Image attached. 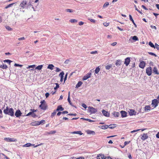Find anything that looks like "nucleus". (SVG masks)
<instances>
[{"instance_id": "f257e3e1", "label": "nucleus", "mask_w": 159, "mask_h": 159, "mask_svg": "<svg viewBox=\"0 0 159 159\" xmlns=\"http://www.w3.org/2000/svg\"><path fill=\"white\" fill-rule=\"evenodd\" d=\"M3 112L5 114L11 116L14 115V110L12 108H9L8 106L7 107L6 109L3 110Z\"/></svg>"}, {"instance_id": "f03ea898", "label": "nucleus", "mask_w": 159, "mask_h": 159, "mask_svg": "<svg viewBox=\"0 0 159 159\" xmlns=\"http://www.w3.org/2000/svg\"><path fill=\"white\" fill-rule=\"evenodd\" d=\"M27 5V2H26L25 1H22V2L20 3V7H22L23 8H25L26 7L27 8H28V7H29L30 6H31V4L30 3V2H29L28 4V5L26 6V5Z\"/></svg>"}, {"instance_id": "7ed1b4c3", "label": "nucleus", "mask_w": 159, "mask_h": 159, "mask_svg": "<svg viewBox=\"0 0 159 159\" xmlns=\"http://www.w3.org/2000/svg\"><path fill=\"white\" fill-rule=\"evenodd\" d=\"M97 109L95 108L89 106L88 107V111L91 114L95 113L97 111Z\"/></svg>"}, {"instance_id": "20e7f679", "label": "nucleus", "mask_w": 159, "mask_h": 159, "mask_svg": "<svg viewBox=\"0 0 159 159\" xmlns=\"http://www.w3.org/2000/svg\"><path fill=\"white\" fill-rule=\"evenodd\" d=\"M40 103L41 105L39 106V107L44 110H45L47 108V107L45 104V102L44 100L42 101Z\"/></svg>"}, {"instance_id": "39448f33", "label": "nucleus", "mask_w": 159, "mask_h": 159, "mask_svg": "<svg viewBox=\"0 0 159 159\" xmlns=\"http://www.w3.org/2000/svg\"><path fill=\"white\" fill-rule=\"evenodd\" d=\"M159 102L157 99H154L152 101V105L154 106V108L156 107L158 105Z\"/></svg>"}, {"instance_id": "423d86ee", "label": "nucleus", "mask_w": 159, "mask_h": 159, "mask_svg": "<svg viewBox=\"0 0 159 159\" xmlns=\"http://www.w3.org/2000/svg\"><path fill=\"white\" fill-rule=\"evenodd\" d=\"M146 73L148 76H150L152 73V68L151 67L147 68L146 69Z\"/></svg>"}, {"instance_id": "0eeeda50", "label": "nucleus", "mask_w": 159, "mask_h": 159, "mask_svg": "<svg viewBox=\"0 0 159 159\" xmlns=\"http://www.w3.org/2000/svg\"><path fill=\"white\" fill-rule=\"evenodd\" d=\"M129 113L130 116L135 115H136V111L133 109H129L128 111Z\"/></svg>"}, {"instance_id": "6e6552de", "label": "nucleus", "mask_w": 159, "mask_h": 159, "mask_svg": "<svg viewBox=\"0 0 159 159\" xmlns=\"http://www.w3.org/2000/svg\"><path fill=\"white\" fill-rule=\"evenodd\" d=\"M4 139L7 142H16L17 140L16 139H12L10 138H4Z\"/></svg>"}, {"instance_id": "1a4fd4ad", "label": "nucleus", "mask_w": 159, "mask_h": 159, "mask_svg": "<svg viewBox=\"0 0 159 159\" xmlns=\"http://www.w3.org/2000/svg\"><path fill=\"white\" fill-rule=\"evenodd\" d=\"M102 113L103 115L106 117H109L110 116V113L108 111L103 110L102 111Z\"/></svg>"}, {"instance_id": "9d476101", "label": "nucleus", "mask_w": 159, "mask_h": 159, "mask_svg": "<svg viewBox=\"0 0 159 159\" xmlns=\"http://www.w3.org/2000/svg\"><path fill=\"white\" fill-rule=\"evenodd\" d=\"M22 114V113L21 112L20 110H18L15 113V116L16 117H19L20 116H21Z\"/></svg>"}, {"instance_id": "9b49d317", "label": "nucleus", "mask_w": 159, "mask_h": 159, "mask_svg": "<svg viewBox=\"0 0 159 159\" xmlns=\"http://www.w3.org/2000/svg\"><path fill=\"white\" fill-rule=\"evenodd\" d=\"M130 62V58L129 57H127L125 59L124 62V64H125L126 66H128Z\"/></svg>"}, {"instance_id": "f8f14e48", "label": "nucleus", "mask_w": 159, "mask_h": 159, "mask_svg": "<svg viewBox=\"0 0 159 159\" xmlns=\"http://www.w3.org/2000/svg\"><path fill=\"white\" fill-rule=\"evenodd\" d=\"M91 73H88L86 75L84 76L83 78V80H85L91 77Z\"/></svg>"}, {"instance_id": "ddd939ff", "label": "nucleus", "mask_w": 159, "mask_h": 159, "mask_svg": "<svg viewBox=\"0 0 159 159\" xmlns=\"http://www.w3.org/2000/svg\"><path fill=\"white\" fill-rule=\"evenodd\" d=\"M146 65V63L144 61H140L139 64V67L143 69L145 67Z\"/></svg>"}, {"instance_id": "4468645a", "label": "nucleus", "mask_w": 159, "mask_h": 159, "mask_svg": "<svg viewBox=\"0 0 159 159\" xmlns=\"http://www.w3.org/2000/svg\"><path fill=\"white\" fill-rule=\"evenodd\" d=\"M120 113L121 114V116L122 117H125L127 116V112L124 111H121Z\"/></svg>"}, {"instance_id": "2eb2a0df", "label": "nucleus", "mask_w": 159, "mask_h": 159, "mask_svg": "<svg viewBox=\"0 0 159 159\" xmlns=\"http://www.w3.org/2000/svg\"><path fill=\"white\" fill-rule=\"evenodd\" d=\"M148 138V136L147 135V134H143L142 136V137L141 138V139L143 140H144L145 139H147Z\"/></svg>"}, {"instance_id": "dca6fc26", "label": "nucleus", "mask_w": 159, "mask_h": 159, "mask_svg": "<svg viewBox=\"0 0 159 159\" xmlns=\"http://www.w3.org/2000/svg\"><path fill=\"white\" fill-rule=\"evenodd\" d=\"M151 109L150 106L149 105L146 106L144 108V110L145 111H150Z\"/></svg>"}, {"instance_id": "f3484780", "label": "nucleus", "mask_w": 159, "mask_h": 159, "mask_svg": "<svg viewBox=\"0 0 159 159\" xmlns=\"http://www.w3.org/2000/svg\"><path fill=\"white\" fill-rule=\"evenodd\" d=\"M64 108L62 107L61 105H59L58 106L56 109V111H62L64 110Z\"/></svg>"}, {"instance_id": "a211bd4d", "label": "nucleus", "mask_w": 159, "mask_h": 159, "mask_svg": "<svg viewBox=\"0 0 159 159\" xmlns=\"http://www.w3.org/2000/svg\"><path fill=\"white\" fill-rule=\"evenodd\" d=\"M86 133L88 134H92L94 135L95 134V133L94 131H91L90 130H87Z\"/></svg>"}, {"instance_id": "6ab92c4d", "label": "nucleus", "mask_w": 159, "mask_h": 159, "mask_svg": "<svg viewBox=\"0 0 159 159\" xmlns=\"http://www.w3.org/2000/svg\"><path fill=\"white\" fill-rule=\"evenodd\" d=\"M132 39L133 40H134V42L139 40L138 38L136 36H131L130 38V39H129V40H130V39Z\"/></svg>"}, {"instance_id": "aec40b11", "label": "nucleus", "mask_w": 159, "mask_h": 159, "mask_svg": "<svg viewBox=\"0 0 159 159\" xmlns=\"http://www.w3.org/2000/svg\"><path fill=\"white\" fill-rule=\"evenodd\" d=\"M34 145V144H32L30 143H27L24 145H23V147H29L31 146H33Z\"/></svg>"}, {"instance_id": "412c9836", "label": "nucleus", "mask_w": 159, "mask_h": 159, "mask_svg": "<svg viewBox=\"0 0 159 159\" xmlns=\"http://www.w3.org/2000/svg\"><path fill=\"white\" fill-rule=\"evenodd\" d=\"M71 133L72 134H80V135H82L83 134L81 132V131H74L73 132H71Z\"/></svg>"}, {"instance_id": "4be33fe9", "label": "nucleus", "mask_w": 159, "mask_h": 159, "mask_svg": "<svg viewBox=\"0 0 159 159\" xmlns=\"http://www.w3.org/2000/svg\"><path fill=\"white\" fill-rule=\"evenodd\" d=\"M121 63V61L120 60H118L116 61V65L117 66H119L120 65Z\"/></svg>"}, {"instance_id": "5701e85b", "label": "nucleus", "mask_w": 159, "mask_h": 159, "mask_svg": "<svg viewBox=\"0 0 159 159\" xmlns=\"http://www.w3.org/2000/svg\"><path fill=\"white\" fill-rule=\"evenodd\" d=\"M112 114L115 117H118L120 115V113L119 112L116 111L113 112Z\"/></svg>"}, {"instance_id": "b1692460", "label": "nucleus", "mask_w": 159, "mask_h": 159, "mask_svg": "<svg viewBox=\"0 0 159 159\" xmlns=\"http://www.w3.org/2000/svg\"><path fill=\"white\" fill-rule=\"evenodd\" d=\"M104 155L102 154L98 155L97 157V159H104Z\"/></svg>"}, {"instance_id": "393cba45", "label": "nucleus", "mask_w": 159, "mask_h": 159, "mask_svg": "<svg viewBox=\"0 0 159 159\" xmlns=\"http://www.w3.org/2000/svg\"><path fill=\"white\" fill-rule=\"evenodd\" d=\"M83 84V83L81 81H79L78 83L76 85V88H78L80 87Z\"/></svg>"}, {"instance_id": "a878e982", "label": "nucleus", "mask_w": 159, "mask_h": 159, "mask_svg": "<svg viewBox=\"0 0 159 159\" xmlns=\"http://www.w3.org/2000/svg\"><path fill=\"white\" fill-rule=\"evenodd\" d=\"M54 67V66L52 64H49L48 65L47 67L48 69H50L51 70H52L53 69V67Z\"/></svg>"}, {"instance_id": "bb28decb", "label": "nucleus", "mask_w": 159, "mask_h": 159, "mask_svg": "<svg viewBox=\"0 0 159 159\" xmlns=\"http://www.w3.org/2000/svg\"><path fill=\"white\" fill-rule=\"evenodd\" d=\"M45 121L44 120H42L40 121H37V124L38 125H40L43 123L44 124Z\"/></svg>"}, {"instance_id": "cd10ccee", "label": "nucleus", "mask_w": 159, "mask_h": 159, "mask_svg": "<svg viewBox=\"0 0 159 159\" xmlns=\"http://www.w3.org/2000/svg\"><path fill=\"white\" fill-rule=\"evenodd\" d=\"M108 127L110 129H113L115 128L116 126L115 124H111L108 125Z\"/></svg>"}, {"instance_id": "c85d7f7f", "label": "nucleus", "mask_w": 159, "mask_h": 159, "mask_svg": "<svg viewBox=\"0 0 159 159\" xmlns=\"http://www.w3.org/2000/svg\"><path fill=\"white\" fill-rule=\"evenodd\" d=\"M43 67V65H40L37 66L35 68V69H37L39 70H41Z\"/></svg>"}, {"instance_id": "c756f323", "label": "nucleus", "mask_w": 159, "mask_h": 159, "mask_svg": "<svg viewBox=\"0 0 159 159\" xmlns=\"http://www.w3.org/2000/svg\"><path fill=\"white\" fill-rule=\"evenodd\" d=\"M153 72L155 73V74H158L159 73L158 72L157 68L156 67H154L153 70Z\"/></svg>"}, {"instance_id": "7c9ffc66", "label": "nucleus", "mask_w": 159, "mask_h": 159, "mask_svg": "<svg viewBox=\"0 0 159 159\" xmlns=\"http://www.w3.org/2000/svg\"><path fill=\"white\" fill-rule=\"evenodd\" d=\"M100 70V68L99 67H97L95 70V72L96 74H98Z\"/></svg>"}, {"instance_id": "2f4dec72", "label": "nucleus", "mask_w": 159, "mask_h": 159, "mask_svg": "<svg viewBox=\"0 0 159 159\" xmlns=\"http://www.w3.org/2000/svg\"><path fill=\"white\" fill-rule=\"evenodd\" d=\"M0 67L3 69H6L7 68V66L5 64L3 65H1L0 66Z\"/></svg>"}, {"instance_id": "473e14b6", "label": "nucleus", "mask_w": 159, "mask_h": 159, "mask_svg": "<svg viewBox=\"0 0 159 159\" xmlns=\"http://www.w3.org/2000/svg\"><path fill=\"white\" fill-rule=\"evenodd\" d=\"M67 100H68V101L69 103V104L70 105H72V103L70 100V92H69V95H68Z\"/></svg>"}, {"instance_id": "72a5a7b5", "label": "nucleus", "mask_w": 159, "mask_h": 159, "mask_svg": "<svg viewBox=\"0 0 159 159\" xmlns=\"http://www.w3.org/2000/svg\"><path fill=\"white\" fill-rule=\"evenodd\" d=\"M57 111L56 110H55L52 113V114L51 116V117L52 118L53 117V116H55V115H56V113H57Z\"/></svg>"}, {"instance_id": "f704fd0d", "label": "nucleus", "mask_w": 159, "mask_h": 159, "mask_svg": "<svg viewBox=\"0 0 159 159\" xmlns=\"http://www.w3.org/2000/svg\"><path fill=\"white\" fill-rule=\"evenodd\" d=\"M108 127V125H103L101 126V128L102 129H107Z\"/></svg>"}, {"instance_id": "c9c22d12", "label": "nucleus", "mask_w": 159, "mask_h": 159, "mask_svg": "<svg viewBox=\"0 0 159 159\" xmlns=\"http://www.w3.org/2000/svg\"><path fill=\"white\" fill-rule=\"evenodd\" d=\"M112 67V64H110V65L107 66H106V68L107 70H109Z\"/></svg>"}, {"instance_id": "e433bc0d", "label": "nucleus", "mask_w": 159, "mask_h": 159, "mask_svg": "<svg viewBox=\"0 0 159 159\" xmlns=\"http://www.w3.org/2000/svg\"><path fill=\"white\" fill-rule=\"evenodd\" d=\"M149 45L152 48H155V45L153 44L151 42H150L149 43Z\"/></svg>"}, {"instance_id": "4c0bfd02", "label": "nucleus", "mask_w": 159, "mask_h": 159, "mask_svg": "<svg viewBox=\"0 0 159 159\" xmlns=\"http://www.w3.org/2000/svg\"><path fill=\"white\" fill-rule=\"evenodd\" d=\"M64 72L62 71L61 72L59 75V76L61 78H62L64 77Z\"/></svg>"}, {"instance_id": "58836bf2", "label": "nucleus", "mask_w": 159, "mask_h": 159, "mask_svg": "<svg viewBox=\"0 0 159 159\" xmlns=\"http://www.w3.org/2000/svg\"><path fill=\"white\" fill-rule=\"evenodd\" d=\"M8 30V31H11L12 30V29L9 26H6L5 27Z\"/></svg>"}, {"instance_id": "ea45409f", "label": "nucleus", "mask_w": 159, "mask_h": 159, "mask_svg": "<svg viewBox=\"0 0 159 159\" xmlns=\"http://www.w3.org/2000/svg\"><path fill=\"white\" fill-rule=\"evenodd\" d=\"M4 62H8V63L9 64H10L12 62V61H11L10 60L7 59L6 60H4L3 61Z\"/></svg>"}, {"instance_id": "a19ab883", "label": "nucleus", "mask_w": 159, "mask_h": 159, "mask_svg": "<svg viewBox=\"0 0 159 159\" xmlns=\"http://www.w3.org/2000/svg\"><path fill=\"white\" fill-rule=\"evenodd\" d=\"M15 3H12L11 4H9L7 6L5 7V8L7 9L9 7H11Z\"/></svg>"}, {"instance_id": "79ce46f5", "label": "nucleus", "mask_w": 159, "mask_h": 159, "mask_svg": "<svg viewBox=\"0 0 159 159\" xmlns=\"http://www.w3.org/2000/svg\"><path fill=\"white\" fill-rule=\"evenodd\" d=\"M35 66V65H30V66H29L28 67H27L26 68H27V69H28L31 68H34Z\"/></svg>"}, {"instance_id": "37998d69", "label": "nucleus", "mask_w": 159, "mask_h": 159, "mask_svg": "<svg viewBox=\"0 0 159 159\" xmlns=\"http://www.w3.org/2000/svg\"><path fill=\"white\" fill-rule=\"evenodd\" d=\"M81 119H84V120L88 121H89V122H92L93 121V120H90L89 119H85V118H81Z\"/></svg>"}, {"instance_id": "c03bdc74", "label": "nucleus", "mask_w": 159, "mask_h": 159, "mask_svg": "<svg viewBox=\"0 0 159 159\" xmlns=\"http://www.w3.org/2000/svg\"><path fill=\"white\" fill-rule=\"evenodd\" d=\"M109 5V3L108 2H106L104 4L103 7H107L108 5Z\"/></svg>"}, {"instance_id": "a18cd8bd", "label": "nucleus", "mask_w": 159, "mask_h": 159, "mask_svg": "<svg viewBox=\"0 0 159 159\" xmlns=\"http://www.w3.org/2000/svg\"><path fill=\"white\" fill-rule=\"evenodd\" d=\"M32 125L33 126H37L38 125L37 124V121L31 123Z\"/></svg>"}, {"instance_id": "49530a36", "label": "nucleus", "mask_w": 159, "mask_h": 159, "mask_svg": "<svg viewBox=\"0 0 159 159\" xmlns=\"http://www.w3.org/2000/svg\"><path fill=\"white\" fill-rule=\"evenodd\" d=\"M155 48H156L157 49L159 50V45L157 43L155 44Z\"/></svg>"}, {"instance_id": "de8ad7c7", "label": "nucleus", "mask_w": 159, "mask_h": 159, "mask_svg": "<svg viewBox=\"0 0 159 159\" xmlns=\"http://www.w3.org/2000/svg\"><path fill=\"white\" fill-rule=\"evenodd\" d=\"M70 22L71 23H75L77 22V20L75 19H71L70 20Z\"/></svg>"}, {"instance_id": "09e8293b", "label": "nucleus", "mask_w": 159, "mask_h": 159, "mask_svg": "<svg viewBox=\"0 0 159 159\" xmlns=\"http://www.w3.org/2000/svg\"><path fill=\"white\" fill-rule=\"evenodd\" d=\"M55 84H56V86L55 88H54L55 89H57L59 87V84L58 83H56Z\"/></svg>"}, {"instance_id": "8fccbe9b", "label": "nucleus", "mask_w": 159, "mask_h": 159, "mask_svg": "<svg viewBox=\"0 0 159 159\" xmlns=\"http://www.w3.org/2000/svg\"><path fill=\"white\" fill-rule=\"evenodd\" d=\"M148 53L150 55L154 56L155 57H157V55L154 53L152 52H148Z\"/></svg>"}, {"instance_id": "3c124183", "label": "nucleus", "mask_w": 159, "mask_h": 159, "mask_svg": "<svg viewBox=\"0 0 159 159\" xmlns=\"http://www.w3.org/2000/svg\"><path fill=\"white\" fill-rule=\"evenodd\" d=\"M129 20H131V21H132V22H133L134 21L133 19L132 18L131 16L130 15H129Z\"/></svg>"}, {"instance_id": "603ef678", "label": "nucleus", "mask_w": 159, "mask_h": 159, "mask_svg": "<svg viewBox=\"0 0 159 159\" xmlns=\"http://www.w3.org/2000/svg\"><path fill=\"white\" fill-rule=\"evenodd\" d=\"M31 116L35 118L37 117V115L34 113H33Z\"/></svg>"}, {"instance_id": "864d4df0", "label": "nucleus", "mask_w": 159, "mask_h": 159, "mask_svg": "<svg viewBox=\"0 0 159 159\" xmlns=\"http://www.w3.org/2000/svg\"><path fill=\"white\" fill-rule=\"evenodd\" d=\"M66 11L69 12H73V11L71 9H67L66 10Z\"/></svg>"}, {"instance_id": "5fc2aeb1", "label": "nucleus", "mask_w": 159, "mask_h": 159, "mask_svg": "<svg viewBox=\"0 0 159 159\" xmlns=\"http://www.w3.org/2000/svg\"><path fill=\"white\" fill-rule=\"evenodd\" d=\"M33 112L32 111H31L30 112L28 113L26 115V116H29L30 115H32V114L33 113Z\"/></svg>"}, {"instance_id": "6e6d98bb", "label": "nucleus", "mask_w": 159, "mask_h": 159, "mask_svg": "<svg viewBox=\"0 0 159 159\" xmlns=\"http://www.w3.org/2000/svg\"><path fill=\"white\" fill-rule=\"evenodd\" d=\"M56 133V131H52L49 132V133H48V134H55Z\"/></svg>"}, {"instance_id": "4d7b16f0", "label": "nucleus", "mask_w": 159, "mask_h": 159, "mask_svg": "<svg viewBox=\"0 0 159 159\" xmlns=\"http://www.w3.org/2000/svg\"><path fill=\"white\" fill-rule=\"evenodd\" d=\"M103 25L105 26H107L109 25V24L107 22H104L103 23Z\"/></svg>"}, {"instance_id": "13d9d810", "label": "nucleus", "mask_w": 159, "mask_h": 159, "mask_svg": "<svg viewBox=\"0 0 159 159\" xmlns=\"http://www.w3.org/2000/svg\"><path fill=\"white\" fill-rule=\"evenodd\" d=\"M56 71L57 72H59L61 70L58 68L56 67Z\"/></svg>"}, {"instance_id": "bf43d9fd", "label": "nucleus", "mask_w": 159, "mask_h": 159, "mask_svg": "<svg viewBox=\"0 0 159 159\" xmlns=\"http://www.w3.org/2000/svg\"><path fill=\"white\" fill-rule=\"evenodd\" d=\"M14 66H16L21 67V66H22V65H19V64H16V63H15L14 64Z\"/></svg>"}, {"instance_id": "052dcab7", "label": "nucleus", "mask_w": 159, "mask_h": 159, "mask_svg": "<svg viewBox=\"0 0 159 159\" xmlns=\"http://www.w3.org/2000/svg\"><path fill=\"white\" fill-rule=\"evenodd\" d=\"M82 107H83L85 109H86L87 108V107L86 105L85 104H84V103L82 104Z\"/></svg>"}, {"instance_id": "680f3d73", "label": "nucleus", "mask_w": 159, "mask_h": 159, "mask_svg": "<svg viewBox=\"0 0 159 159\" xmlns=\"http://www.w3.org/2000/svg\"><path fill=\"white\" fill-rule=\"evenodd\" d=\"M67 76V73L65 76L64 79V82H65V81L66 80Z\"/></svg>"}, {"instance_id": "e2e57ef3", "label": "nucleus", "mask_w": 159, "mask_h": 159, "mask_svg": "<svg viewBox=\"0 0 159 159\" xmlns=\"http://www.w3.org/2000/svg\"><path fill=\"white\" fill-rule=\"evenodd\" d=\"M61 113H62V114H67L68 112V111H63L62 112H61Z\"/></svg>"}, {"instance_id": "0e129e2a", "label": "nucleus", "mask_w": 159, "mask_h": 159, "mask_svg": "<svg viewBox=\"0 0 159 159\" xmlns=\"http://www.w3.org/2000/svg\"><path fill=\"white\" fill-rule=\"evenodd\" d=\"M19 40H22L25 39V38L24 37L19 38L18 39Z\"/></svg>"}, {"instance_id": "69168bd1", "label": "nucleus", "mask_w": 159, "mask_h": 159, "mask_svg": "<svg viewBox=\"0 0 159 159\" xmlns=\"http://www.w3.org/2000/svg\"><path fill=\"white\" fill-rule=\"evenodd\" d=\"M90 21L92 22L95 23V20L93 19H90Z\"/></svg>"}, {"instance_id": "338daca9", "label": "nucleus", "mask_w": 159, "mask_h": 159, "mask_svg": "<svg viewBox=\"0 0 159 159\" xmlns=\"http://www.w3.org/2000/svg\"><path fill=\"white\" fill-rule=\"evenodd\" d=\"M76 159H84V157H80L77 158H76Z\"/></svg>"}, {"instance_id": "774afa93", "label": "nucleus", "mask_w": 159, "mask_h": 159, "mask_svg": "<svg viewBox=\"0 0 159 159\" xmlns=\"http://www.w3.org/2000/svg\"><path fill=\"white\" fill-rule=\"evenodd\" d=\"M104 159H112L110 157H105L104 158Z\"/></svg>"}]
</instances>
